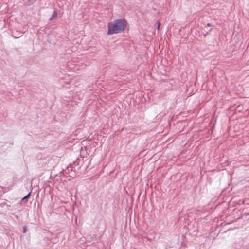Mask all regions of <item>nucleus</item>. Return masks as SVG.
<instances>
[{
    "label": "nucleus",
    "instance_id": "nucleus-1",
    "mask_svg": "<svg viewBox=\"0 0 249 249\" xmlns=\"http://www.w3.org/2000/svg\"><path fill=\"white\" fill-rule=\"evenodd\" d=\"M127 24L126 21L123 19H117L110 22L108 23L107 34L110 35L120 33L125 29Z\"/></svg>",
    "mask_w": 249,
    "mask_h": 249
},
{
    "label": "nucleus",
    "instance_id": "nucleus-2",
    "mask_svg": "<svg viewBox=\"0 0 249 249\" xmlns=\"http://www.w3.org/2000/svg\"><path fill=\"white\" fill-rule=\"evenodd\" d=\"M160 22H159L158 23V27H157L158 30L160 29Z\"/></svg>",
    "mask_w": 249,
    "mask_h": 249
},
{
    "label": "nucleus",
    "instance_id": "nucleus-3",
    "mask_svg": "<svg viewBox=\"0 0 249 249\" xmlns=\"http://www.w3.org/2000/svg\"><path fill=\"white\" fill-rule=\"evenodd\" d=\"M30 195V193L28 194L26 196H25V197L23 198V199H26V198H27L29 197V196Z\"/></svg>",
    "mask_w": 249,
    "mask_h": 249
},
{
    "label": "nucleus",
    "instance_id": "nucleus-4",
    "mask_svg": "<svg viewBox=\"0 0 249 249\" xmlns=\"http://www.w3.org/2000/svg\"><path fill=\"white\" fill-rule=\"evenodd\" d=\"M207 26H208V27H211L212 26V25L210 23H208L207 24Z\"/></svg>",
    "mask_w": 249,
    "mask_h": 249
},
{
    "label": "nucleus",
    "instance_id": "nucleus-5",
    "mask_svg": "<svg viewBox=\"0 0 249 249\" xmlns=\"http://www.w3.org/2000/svg\"><path fill=\"white\" fill-rule=\"evenodd\" d=\"M26 227H24V232H25L26 231Z\"/></svg>",
    "mask_w": 249,
    "mask_h": 249
}]
</instances>
